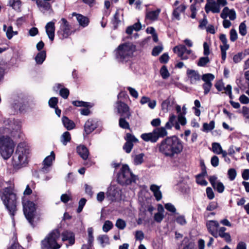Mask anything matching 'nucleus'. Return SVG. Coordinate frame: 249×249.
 Instances as JSON below:
<instances>
[{
  "instance_id": "obj_1",
  "label": "nucleus",
  "mask_w": 249,
  "mask_h": 249,
  "mask_svg": "<svg viewBox=\"0 0 249 249\" xmlns=\"http://www.w3.org/2000/svg\"><path fill=\"white\" fill-rule=\"evenodd\" d=\"M4 126L0 127V155L7 160L13 155L16 143L12 138L20 130V122L14 119L3 121Z\"/></svg>"
},
{
  "instance_id": "obj_2",
  "label": "nucleus",
  "mask_w": 249,
  "mask_h": 249,
  "mask_svg": "<svg viewBox=\"0 0 249 249\" xmlns=\"http://www.w3.org/2000/svg\"><path fill=\"white\" fill-rule=\"evenodd\" d=\"M29 147L24 142L19 143L13 154L12 164L15 170H19L27 166L30 158Z\"/></svg>"
},
{
  "instance_id": "obj_3",
  "label": "nucleus",
  "mask_w": 249,
  "mask_h": 249,
  "mask_svg": "<svg viewBox=\"0 0 249 249\" xmlns=\"http://www.w3.org/2000/svg\"><path fill=\"white\" fill-rule=\"evenodd\" d=\"M0 197L13 219L17 211V196L11 187L0 190Z\"/></svg>"
},
{
  "instance_id": "obj_4",
  "label": "nucleus",
  "mask_w": 249,
  "mask_h": 249,
  "mask_svg": "<svg viewBox=\"0 0 249 249\" xmlns=\"http://www.w3.org/2000/svg\"><path fill=\"white\" fill-rule=\"evenodd\" d=\"M136 50V46L132 43L121 44L115 50L116 58L119 62H126L133 57Z\"/></svg>"
},
{
  "instance_id": "obj_5",
  "label": "nucleus",
  "mask_w": 249,
  "mask_h": 249,
  "mask_svg": "<svg viewBox=\"0 0 249 249\" xmlns=\"http://www.w3.org/2000/svg\"><path fill=\"white\" fill-rule=\"evenodd\" d=\"M136 179V176L131 172L128 166L124 165L118 174V183L123 185H127L135 183Z\"/></svg>"
},
{
  "instance_id": "obj_6",
  "label": "nucleus",
  "mask_w": 249,
  "mask_h": 249,
  "mask_svg": "<svg viewBox=\"0 0 249 249\" xmlns=\"http://www.w3.org/2000/svg\"><path fill=\"white\" fill-rule=\"evenodd\" d=\"M60 237V232L58 230L52 231L48 236L42 241V249H58L60 245L57 242Z\"/></svg>"
},
{
  "instance_id": "obj_7",
  "label": "nucleus",
  "mask_w": 249,
  "mask_h": 249,
  "mask_svg": "<svg viewBox=\"0 0 249 249\" xmlns=\"http://www.w3.org/2000/svg\"><path fill=\"white\" fill-rule=\"evenodd\" d=\"M22 204L24 213L26 219L32 226H34L33 219L35 216L36 211L35 204L31 201H26L24 199L23 200Z\"/></svg>"
},
{
  "instance_id": "obj_8",
  "label": "nucleus",
  "mask_w": 249,
  "mask_h": 249,
  "mask_svg": "<svg viewBox=\"0 0 249 249\" xmlns=\"http://www.w3.org/2000/svg\"><path fill=\"white\" fill-rule=\"evenodd\" d=\"M115 108L121 117H124L129 119L131 115L129 111V107L124 103L118 101L116 103Z\"/></svg>"
},
{
  "instance_id": "obj_9",
  "label": "nucleus",
  "mask_w": 249,
  "mask_h": 249,
  "mask_svg": "<svg viewBox=\"0 0 249 249\" xmlns=\"http://www.w3.org/2000/svg\"><path fill=\"white\" fill-rule=\"evenodd\" d=\"M124 139L126 142L123 146V149L127 153H129L133 147L134 143L138 142V140L133 135L127 133L126 134Z\"/></svg>"
},
{
  "instance_id": "obj_10",
  "label": "nucleus",
  "mask_w": 249,
  "mask_h": 249,
  "mask_svg": "<svg viewBox=\"0 0 249 249\" xmlns=\"http://www.w3.org/2000/svg\"><path fill=\"white\" fill-rule=\"evenodd\" d=\"M61 22V23L59 30L58 31V34L62 38H67L71 34L70 26L67 20L64 18H61L60 22Z\"/></svg>"
},
{
  "instance_id": "obj_11",
  "label": "nucleus",
  "mask_w": 249,
  "mask_h": 249,
  "mask_svg": "<svg viewBox=\"0 0 249 249\" xmlns=\"http://www.w3.org/2000/svg\"><path fill=\"white\" fill-rule=\"evenodd\" d=\"M175 109L178 114V122L174 124H172V126H174L177 130H179L180 127L179 124L181 125H185L186 124L187 120L186 117L182 114L181 108L179 105L176 104L175 105Z\"/></svg>"
},
{
  "instance_id": "obj_12",
  "label": "nucleus",
  "mask_w": 249,
  "mask_h": 249,
  "mask_svg": "<svg viewBox=\"0 0 249 249\" xmlns=\"http://www.w3.org/2000/svg\"><path fill=\"white\" fill-rule=\"evenodd\" d=\"M159 150L166 156H171V137H167L161 142L159 147Z\"/></svg>"
},
{
  "instance_id": "obj_13",
  "label": "nucleus",
  "mask_w": 249,
  "mask_h": 249,
  "mask_svg": "<svg viewBox=\"0 0 249 249\" xmlns=\"http://www.w3.org/2000/svg\"><path fill=\"white\" fill-rule=\"evenodd\" d=\"M171 115L169 116L168 121L166 123L165 127H160L154 129L153 131L156 136L157 137V141L160 137H164L167 135V132L166 128L170 129L171 128Z\"/></svg>"
},
{
  "instance_id": "obj_14",
  "label": "nucleus",
  "mask_w": 249,
  "mask_h": 249,
  "mask_svg": "<svg viewBox=\"0 0 249 249\" xmlns=\"http://www.w3.org/2000/svg\"><path fill=\"white\" fill-rule=\"evenodd\" d=\"M55 160V154L53 151H52L49 156L46 157L43 161V166L41 171L44 173H47L50 171L51 167L52 165L53 161Z\"/></svg>"
},
{
  "instance_id": "obj_15",
  "label": "nucleus",
  "mask_w": 249,
  "mask_h": 249,
  "mask_svg": "<svg viewBox=\"0 0 249 249\" xmlns=\"http://www.w3.org/2000/svg\"><path fill=\"white\" fill-rule=\"evenodd\" d=\"M219 225L217 221L210 220L207 222L206 226L209 232L214 237L218 236V230Z\"/></svg>"
},
{
  "instance_id": "obj_16",
  "label": "nucleus",
  "mask_w": 249,
  "mask_h": 249,
  "mask_svg": "<svg viewBox=\"0 0 249 249\" xmlns=\"http://www.w3.org/2000/svg\"><path fill=\"white\" fill-rule=\"evenodd\" d=\"M107 195L110 199L113 201L120 196V190L116 186L111 185L108 188Z\"/></svg>"
},
{
  "instance_id": "obj_17",
  "label": "nucleus",
  "mask_w": 249,
  "mask_h": 249,
  "mask_svg": "<svg viewBox=\"0 0 249 249\" xmlns=\"http://www.w3.org/2000/svg\"><path fill=\"white\" fill-rule=\"evenodd\" d=\"M96 121L92 119H89L85 124L84 131L87 135L93 131L97 127Z\"/></svg>"
},
{
  "instance_id": "obj_18",
  "label": "nucleus",
  "mask_w": 249,
  "mask_h": 249,
  "mask_svg": "<svg viewBox=\"0 0 249 249\" xmlns=\"http://www.w3.org/2000/svg\"><path fill=\"white\" fill-rule=\"evenodd\" d=\"M176 209L172 205V220L174 222H177L178 224L183 226L185 225L187 221L185 218L184 216L180 215L178 213H176Z\"/></svg>"
},
{
  "instance_id": "obj_19",
  "label": "nucleus",
  "mask_w": 249,
  "mask_h": 249,
  "mask_svg": "<svg viewBox=\"0 0 249 249\" xmlns=\"http://www.w3.org/2000/svg\"><path fill=\"white\" fill-rule=\"evenodd\" d=\"M55 29V22L53 21L48 22L45 26L46 33L52 41L54 39Z\"/></svg>"
},
{
  "instance_id": "obj_20",
  "label": "nucleus",
  "mask_w": 249,
  "mask_h": 249,
  "mask_svg": "<svg viewBox=\"0 0 249 249\" xmlns=\"http://www.w3.org/2000/svg\"><path fill=\"white\" fill-rule=\"evenodd\" d=\"M208 2L205 6V10L207 13L212 11L214 13L220 12V8L218 4L213 0H207Z\"/></svg>"
},
{
  "instance_id": "obj_21",
  "label": "nucleus",
  "mask_w": 249,
  "mask_h": 249,
  "mask_svg": "<svg viewBox=\"0 0 249 249\" xmlns=\"http://www.w3.org/2000/svg\"><path fill=\"white\" fill-rule=\"evenodd\" d=\"M172 141H174L172 142V155L181 152L183 149L181 142L176 137H172Z\"/></svg>"
},
{
  "instance_id": "obj_22",
  "label": "nucleus",
  "mask_w": 249,
  "mask_h": 249,
  "mask_svg": "<svg viewBox=\"0 0 249 249\" xmlns=\"http://www.w3.org/2000/svg\"><path fill=\"white\" fill-rule=\"evenodd\" d=\"M63 241H68L70 245H72L75 243L74 234L70 231H66L62 233Z\"/></svg>"
},
{
  "instance_id": "obj_23",
  "label": "nucleus",
  "mask_w": 249,
  "mask_h": 249,
  "mask_svg": "<svg viewBox=\"0 0 249 249\" xmlns=\"http://www.w3.org/2000/svg\"><path fill=\"white\" fill-rule=\"evenodd\" d=\"M185 51L186 47L184 45L177 46L174 48L175 53H177L178 56L182 60L188 59L187 56L185 54Z\"/></svg>"
},
{
  "instance_id": "obj_24",
  "label": "nucleus",
  "mask_w": 249,
  "mask_h": 249,
  "mask_svg": "<svg viewBox=\"0 0 249 249\" xmlns=\"http://www.w3.org/2000/svg\"><path fill=\"white\" fill-rule=\"evenodd\" d=\"M160 11V9L159 8L154 11H147L145 15L146 19L151 21L157 20Z\"/></svg>"
},
{
  "instance_id": "obj_25",
  "label": "nucleus",
  "mask_w": 249,
  "mask_h": 249,
  "mask_svg": "<svg viewBox=\"0 0 249 249\" xmlns=\"http://www.w3.org/2000/svg\"><path fill=\"white\" fill-rule=\"evenodd\" d=\"M150 190L153 193L157 201H159L161 199L162 196L160 186L155 184H152L150 187Z\"/></svg>"
},
{
  "instance_id": "obj_26",
  "label": "nucleus",
  "mask_w": 249,
  "mask_h": 249,
  "mask_svg": "<svg viewBox=\"0 0 249 249\" xmlns=\"http://www.w3.org/2000/svg\"><path fill=\"white\" fill-rule=\"evenodd\" d=\"M77 152L78 155L84 160L88 158L89 151L88 148L83 145H80L77 147Z\"/></svg>"
},
{
  "instance_id": "obj_27",
  "label": "nucleus",
  "mask_w": 249,
  "mask_h": 249,
  "mask_svg": "<svg viewBox=\"0 0 249 249\" xmlns=\"http://www.w3.org/2000/svg\"><path fill=\"white\" fill-rule=\"evenodd\" d=\"M187 73L192 84H195L200 79V76L197 72L194 70H189L187 71Z\"/></svg>"
},
{
  "instance_id": "obj_28",
  "label": "nucleus",
  "mask_w": 249,
  "mask_h": 249,
  "mask_svg": "<svg viewBox=\"0 0 249 249\" xmlns=\"http://www.w3.org/2000/svg\"><path fill=\"white\" fill-rule=\"evenodd\" d=\"M72 16L76 17L77 21L81 26L85 27L89 24V20L87 17L81 14H76V13H73Z\"/></svg>"
},
{
  "instance_id": "obj_29",
  "label": "nucleus",
  "mask_w": 249,
  "mask_h": 249,
  "mask_svg": "<svg viewBox=\"0 0 249 249\" xmlns=\"http://www.w3.org/2000/svg\"><path fill=\"white\" fill-rule=\"evenodd\" d=\"M141 137L145 142H156L157 141V137L155 136L153 131L150 133H143Z\"/></svg>"
},
{
  "instance_id": "obj_30",
  "label": "nucleus",
  "mask_w": 249,
  "mask_h": 249,
  "mask_svg": "<svg viewBox=\"0 0 249 249\" xmlns=\"http://www.w3.org/2000/svg\"><path fill=\"white\" fill-rule=\"evenodd\" d=\"M158 212L155 214L154 218L155 221L160 223L164 218V210L162 205H158Z\"/></svg>"
},
{
  "instance_id": "obj_31",
  "label": "nucleus",
  "mask_w": 249,
  "mask_h": 249,
  "mask_svg": "<svg viewBox=\"0 0 249 249\" xmlns=\"http://www.w3.org/2000/svg\"><path fill=\"white\" fill-rule=\"evenodd\" d=\"M3 30L6 33V37L8 39H11L14 36L17 35V31H14L12 26L7 27L5 24L3 26Z\"/></svg>"
},
{
  "instance_id": "obj_32",
  "label": "nucleus",
  "mask_w": 249,
  "mask_h": 249,
  "mask_svg": "<svg viewBox=\"0 0 249 249\" xmlns=\"http://www.w3.org/2000/svg\"><path fill=\"white\" fill-rule=\"evenodd\" d=\"M62 85L60 84H56L53 89L55 90L60 89L59 94L64 99H67L69 95V90L66 88H61Z\"/></svg>"
},
{
  "instance_id": "obj_33",
  "label": "nucleus",
  "mask_w": 249,
  "mask_h": 249,
  "mask_svg": "<svg viewBox=\"0 0 249 249\" xmlns=\"http://www.w3.org/2000/svg\"><path fill=\"white\" fill-rule=\"evenodd\" d=\"M62 122L64 126L68 130H72L75 127L74 123L67 117L64 116L62 118Z\"/></svg>"
},
{
  "instance_id": "obj_34",
  "label": "nucleus",
  "mask_w": 249,
  "mask_h": 249,
  "mask_svg": "<svg viewBox=\"0 0 249 249\" xmlns=\"http://www.w3.org/2000/svg\"><path fill=\"white\" fill-rule=\"evenodd\" d=\"M186 7L184 4H180L174 10L173 15L178 20L180 19V14L184 12Z\"/></svg>"
},
{
  "instance_id": "obj_35",
  "label": "nucleus",
  "mask_w": 249,
  "mask_h": 249,
  "mask_svg": "<svg viewBox=\"0 0 249 249\" xmlns=\"http://www.w3.org/2000/svg\"><path fill=\"white\" fill-rule=\"evenodd\" d=\"M8 5L15 10L19 11L21 6L20 0H9Z\"/></svg>"
},
{
  "instance_id": "obj_36",
  "label": "nucleus",
  "mask_w": 249,
  "mask_h": 249,
  "mask_svg": "<svg viewBox=\"0 0 249 249\" xmlns=\"http://www.w3.org/2000/svg\"><path fill=\"white\" fill-rule=\"evenodd\" d=\"M46 53L45 51H42L38 53L35 57V60L37 64H41L45 60Z\"/></svg>"
},
{
  "instance_id": "obj_37",
  "label": "nucleus",
  "mask_w": 249,
  "mask_h": 249,
  "mask_svg": "<svg viewBox=\"0 0 249 249\" xmlns=\"http://www.w3.org/2000/svg\"><path fill=\"white\" fill-rule=\"evenodd\" d=\"M123 11L121 9L117 10L114 16L113 22L116 24H118L123 18Z\"/></svg>"
},
{
  "instance_id": "obj_38",
  "label": "nucleus",
  "mask_w": 249,
  "mask_h": 249,
  "mask_svg": "<svg viewBox=\"0 0 249 249\" xmlns=\"http://www.w3.org/2000/svg\"><path fill=\"white\" fill-rule=\"evenodd\" d=\"M71 140V136L70 133L66 131L63 133L60 138L61 142L63 145H66L68 142H70Z\"/></svg>"
},
{
  "instance_id": "obj_39",
  "label": "nucleus",
  "mask_w": 249,
  "mask_h": 249,
  "mask_svg": "<svg viewBox=\"0 0 249 249\" xmlns=\"http://www.w3.org/2000/svg\"><path fill=\"white\" fill-rule=\"evenodd\" d=\"M144 156V154L143 153H141L133 156L134 164L136 165L141 164L143 162Z\"/></svg>"
},
{
  "instance_id": "obj_40",
  "label": "nucleus",
  "mask_w": 249,
  "mask_h": 249,
  "mask_svg": "<svg viewBox=\"0 0 249 249\" xmlns=\"http://www.w3.org/2000/svg\"><path fill=\"white\" fill-rule=\"evenodd\" d=\"M212 149L213 153L216 154H222L225 151L223 150L220 144L217 142L213 143Z\"/></svg>"
},
{
  "instance_id": "obj_41",
  "label": "nucleus",
  "mask_w": 249,
  "mask_h": 249,
  "mask_svg": "<svg viewBox=\"0 0 249 249\" xmlns=\"http://www.w3.org/2000/svg\"><path fill=\"white\" fill-rule=\"evenodd\" d=\"M215 123L213 121H211L209 124L204 123L203 124L202 131L204 132H208L211 131L214 128Z\"/></svg>"
},
{
  "instance_id": "obj_42",
  "label": "nucleus",
  "mask_w": 249,
  "mask_h": 249,
  "mask_svg": "<svg viewBox=\"0 0 249 249\" xmlns=\"http://www.w3.org/2000/svg\"><path fill=\"white\" fill-rule=\"evenodd\" d=\"M97 239L103 247L109 244V238L107 235H100Z\"/></svg>"
},
{
  "instance_id": "obj_43",
  "label": "nucleus",
  "mask_w": 249,
  "mask_h": 249,
  "mask_svg": "<svg viewBox=\"0 0 249 249\" xmlns=\"http://www.w3.org/2000/svg\"><path fill=\"white\" fill-rule=\"evenodd\" d=\"M125 117H121L119 119V124L120 127L124 129H129V123L125 120Z\"/></svg>"
},
{
  "instance_id": "obj_44",
  "label": "nucleus",
  "mask_w": 249,
  "mask_h": 249,
  "mask_svg": "<svg viewBox=\"0 0 249 249\" xmlns=\"http://www.w3.org/2000/svg\"><path fill=\"white\" fill-rule=\"evenodd\" d=\"M88 244L89 246L91 247L92 243L94 241V237L93 235V229L92 228L90 227L88 229Z\"/></svg>"
},
{
  "instance_id": "obj_45",
  "label": "nucleus",
  "mask_w": 249,
  "mask_h": 249,
  "mask_svg": "<svg viewBox=\"0 0 249 249\" xmlns=\"http://www.w3.org/2000/svg\"><path fill=\"white\" fill-rule=\"evenodd\" d=\"M214 76L211 73L204 74L202 75V79L205 83H212L211 82L214 79Z\"/></svg>"
},
{
  "instance_id": "obj_46",
  "label": "nucleus",
  "mask_w": 249,
  "mask_h": 249,
  "mask_svg": "<svg viewBox=\"0 0 249 249\" xmlns=\"http://www.w3.org/2000/svg\"><path fill=\"white\" fill-rule=\"evenodd\" d=\"M112 227L113 224L111 221L109 220L106 221L103 226V230L104 232H107L112 229Z\"/></svg>"
},
{
  "instance_id": "obj_47",
  "label": "nucleus",
  "mask_w": 249,
  "mask_h": 249,
  "mask_svg": "<svg viewBox=\"0 0 249 249\" xmlns=\"http://www.w3.org/2000/svg\"><path fill=\"white\" fill-rule=\"evenodd\" d=\"M239 32L242 36H245L247 34V27L244 22H242L239 27Z\"/></svg>"
},
{
  "instance_id": "obj_48",
  "label": "nucleus",
  "mask_w": 249,
  "mask_h": 249,
  "mask_svg": "<svg viewBox=\"0 0 249 249\" xmlns=\"http://www.w3.org/2000/svg\"><path fill=\"white\" fill-rule=\"evenodd\" d=\"M210 61L209 57H202L199 58L198 62H197V65L200 67L205 66Z\"/></svg>"
},
{
  "instance_id": "obj_49",
  "label": "nucleus",
  "mask_w": 249,
  "mask_h": 249,
  "mask_svg": "<svg viewBox=\"0 0 249 249\" xmlns=\"http://www.w3.org/2000/svg\"><path fill=\"white\" fill-rule=\"evenodd\" d=\"M163 50V47L161 45L155 46L152 52V54L153 56H157Z\"/></svg>"
},
{
  "instance_id": "obj_50",
  "label": "nucleus",
  "mask_w": 249,
  "mask_h": 249,
  "mask_svg": "<svg viewBox=\"0 0 249 249\" xmlns=\"http://www.w3.org/2000/svg\"><path fill=\"white\" fill-rule=\"evenodd\" d=\"M160 73L163 79H166L169 76V73L165 66H163L160 70Z\"/></svg>"
},
{
  "instance_id": "obj_51",
  "label": "nucleus",
  "mask_w": 249,
  "mask_h": 249,
  "mask_svg": "<svg viewBox=\"0 0 249 249\" xmlns=\"http://www.w3.org/2000/svg\"><path fill=\"white\" fill-rule=\"evenodd\" d=\"M213 187L219 193H223L225 189L223 184L221 182L217 183Z\"/></svg>"
},
{
  "instance_id": "obj_52",
  "label": "nucleus",
  "mask_w": 249,
  "mask_h": 249,
  "mask_svg": "<svg viewBox=\"0 0 249 249\" xmlns=\"http://www.w3.org/2000/svg\"><path fill=\"white\" fill-rule=\"evenodd\" d=\"M228 175L231 180H233L237 175L236 170L233 168L230 169L228 171Z\"/></svg>"
},
{
  "instance_id": "obj_53",
  "label": "nucleus",
  "mask_w": 249,
  "mask_h": 249,
  "mask_svg": "<svg viewBox=\"0 0 249 249\" xmlns=\"http://www.w3.org/2000/svg\"><path fill=\"white\" fill-rule=\"evenodd\" d=\"M40 10L43 14H45L47 11H52V8L51 5L49 3L45 2L44 4L42 5Z\"/></svg>"
},
{
  "instance_id": "obj_54",
  "label": "nucleus",
  "mask_w": 249,
  "mask_h": 249,
  "mask_svg": "<svg viewBox=\"0 0 249 249\" xmlns=\"http://www.w3.org/2000/svg\"><path fill=\"white\" fill-rule=\"evenodd\" d=\"M86 201H87V200L84 198H82L80 200V201L79 202L78 207L77 209V212L78 213H80L82 212V211L83 209V207H84V206L86 203Z\"/></svg>"
},
{
  "instance_id": "obj_55",
  "label": "nucleus",
  "mask_w": 249,
  "mask_h": 249,
  "mask_svg": "<svg viewBox=\"0 0 249 249\" xmlns=\"http://www.w3.org/2000/svg\"><path fill=\"white\" fill-rule=\"evenodd\" d=\"M116 226L119 229L123 230L126 226V223L124 220L119 219L116 221Z\"/></svg>"
},
{
  "instance_id": "obj_56",
  "label": "nucleus",
  "mask_w": 249,
  "mask_h": 249,
  "mask_svg": "<svg viewBox=\"0 0 249 249\" xmlns=\"http://www.w3.org/2000/svg\"><path fill=\"white\" fill-rule=\"evenodd\" d=\"M72 104L76 107H87L89 106V103L85 102L80 101H74L72 102Z\"/></svg>"
},
{
  "instance_id": "obj_57",
  "label": "nucleus",
  "mask_w": 249,
  "mask_h": 249,
  "mask_svg": "<svg viewBox=\"0 0 249 249\" xmlns=\"http://www.w3.org/2000/svg\"><path fill=\"white\" fill-rule=\"evenodd\" d=\"M58 103V99L56 97H52L49 101V105L52 108H55Z\"/></svg>"
},
{
  "instance_id": "obj_58",
  "label": "nucleus",
  "mask_w": 249,
  "mask_h": 249,
  "mask_svg": "<svg viewBox=\"0 0 249 249\" xmlns=\"http://www.w3.org/2000/svg\"><path fill=\"white\" fill-rule=\"evenodd\" d=\"M135 236L137 240H139L141 241L143 239L144 237V235L143 232L142 231H137L135 232Z\"/></svg>"
},
{
  "instance_id": "obj_59",
  "label": "nucleus",
  "mask_w": 249,
  "mask_h": 249,
  "mask_svg": "<svg viewBox=\"0 0 249 249\" xmlns=\"http://www.w3.org/2000/svg\"><path fill=\"white\" fill-rule=\"evenodd\" d=\"M162 109L165 111H167L170 107V100L168 99L164 101H163L161 105Z\"/></svg>"
},
{
  "instance_id": "obj_60",
  "label": "nucleus",
  "mask_w": 249,
  "mask_h": 249,
  "mask_svg": "<svg viewBox=\"0 0 249 249\" xmlns=\"http://www.w3.org/2000/svg\"><path fill=\"white\" fill-rule=\"evenodd\" d=\"M237 39V34L234 29H232L230 31V40L234 42Z\"/></svg>"
},
{
  "instance_id": "obj_61",
  "label": "nucleus",
  "mask_w": 249,
  "mask_h": 249,
  "mask_svg": "<svg viewBox=\"0 0 249 249\" xmlns=\"http://www.w3.org/2000/svg\"><path fill=\"white\" fill-rule=\"evenodd\" d=\"M243 55H244L241 53L235 54L233 57V62L235 63H239L243 58Z\"/></svg>"
},
{
  "instance_id": "obj_62",
  "label": "nucleus",
  "mask_w": 249,
  "mask_h": 249,
  "mask_svg": "<svg viewBox=\"0 0 249 249\" xmlns=\"http://www.w3.org/2000/svg\"><path fill=\"white\" fill-rule=\"evenodd\" d=\"M127 89L129 91L130 94L135 98L138 97V92L134 88L130 87H128Z\"/></svg>"
},
{
  "instance_id": "obj_63",
  "label": "nucleus",
  "mask_w": 249,
  "mask_h": 249,
  "mask_svg": "<svg viewBox=\"0 0 249 249\" xmlns=\"http://www.w3.org/2000/svg\"><path fill=\"white\" fill-rule=\"evenodd\" d=\"M212 86V83H205L203 85V88L204 90V94H207L210 91Z\"/></svg>"
},
{
  "instance_id": "obj_64",
  "label": "nucleus",
  "mask_w": 249,
  "mask_h": 249,
  "mask_svg": "<svg viewBox=\"0 0 249 249\" xmlns=\"http://www.w3.org/2000/svg\"><path fill=\"white\" fill-rule=\"evenodd\" d=\"M230 10L228 7H224L221 13V18L223 19H226L228 16Z\"/></svg>"
}]
</instances>
